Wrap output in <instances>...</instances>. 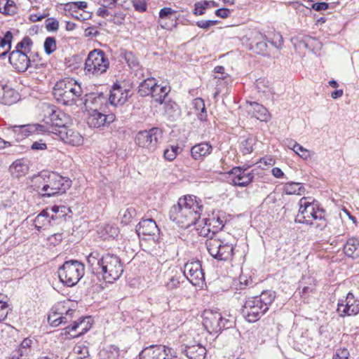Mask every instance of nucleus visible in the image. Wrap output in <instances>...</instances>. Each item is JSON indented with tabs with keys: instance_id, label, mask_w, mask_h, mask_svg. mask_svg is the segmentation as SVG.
Instances as JSON below:
<instances>
[{
	"instance_id": "nucleus-32",
	"label": "nucleus",
	"mask_w": 359,
	"mask_h": 359,
	"mask_svg": "<svg viewBox=\"0 0 359 359\" xmlns=\"http://www.w3.org/2000/svg\"><path fill=\"white\" fill-rule=\"evenodd\" d=\"M212 151V146L208 142L195 144L191 149V155L194 160H203Z\"/></svg>"
},
{
	"instance_id": "nucleus-18",
	"label": "nucleus",
	"mask_w": 359,
	"mask_h": 359,
	"mask_svg": "<svg viewBox=\"0 0 359 359\" xmlns=\"http://www.w3.org/2000/svg\"><path fill=\"white\" fill-rule=\"evenodd\" d=\"M89 317L80 318L78 320L74 321L72 325L62 329L60 335L65 336L67 339L78 338L89 330Z\"/></svg>"
},
{
	"instance_id": "nucleus-6",
	"label": "nucleus",
	"mask_w": 359,
	"mask_h": 359,
	"mask_svg": "<svg viewBox=\"0 0 359 359\" xmlns=\"http://www.w3.org/2000/svg\"><path fill=\"white\" fill-rule=\"evenodd\" d=\"M84 269V264L79 261H66L57 271L60 282L67 287L74 286L83 276Z\"/></svg>"
},
{
	"instance_id": "nucleus-25",
	"label": "nucleus",
	"mask_w": 359,
	"mask_h": 359,
	"mask_svg": "<svg viewBox=\"0 0 359 359\" xmlns=\"http://www.w3.org/2000/svg\"><path fill=\"white\" fill-rule=\"evenodd\" d=\"M115 120V116L104 114L97 110H94L88 118V124L90 128H100L109 125Z\"/></svg>"
},
{
	"instance_id": "nucleus-53",
	"label": "nucleus",
	"mask_w": 359,
	"mask_h": 359,
	"mask_svg": "<svg viewBox=\"0 0 359 359\" xmlns=\"http://www.w3.org/2000/svg\"><path fill=\"white\" fill-rule=\"evenodd\" d=\"M104 236L105 239L115 238L119 233V229L117 226L113 224H107L103 229Z\"/></svg>"
},
{
	"instance_id": "nucleus-5",
	"label": "nucleus",
	"mask_w": 359,
	"mask_h": 359,
	"mask_svg": "<svg viewBox=\"0 0 359 359\" xmlns=\"http://www.w3.org/2000/svg\"><path fill=\"white\" fill-rule=\"evenodd\" d=\"M82 93L81 86L76 80L70 78L60 80L53 89V95L57 102L67 106L74 104Z\"/></svg>"
},
{
	"instance_id": "nucleus-33",
	"label": "nucleus",
	"mask_w": 359,
	"mask_h": 359,
	"mask_svg": "<svg viewBox=\"0 0 359 359\" xmlns=\"http://www.w3.org/2000/svg\"><path fill=\"white\" fill-rule=\"evenodd\" d=\"M343 252L344 255L353 259L359 258V238L356 237L349 238L344 245Z\"/></svg>"
},
{
	"instance_id": "nucleus-23",
	"label": "nucleus",
	"mask_w": 359,
	"mask_h": 359,
	"mask_svg": "<svg viewBox=\"0 0 359 359\" xmlns=\"http://www.w3.org/2000/svg\"><path fill=\"white\" fill-rule=\"evenodd\" d=\"M180 351L189 359H205L207 353L206 348L199 343L182 344Z\"/></svg>"
},
{
	"instance_id": "nucleus-57",
	"label": "nucleus",
	"mask_w": 359,
	"mask_h": 359,
	"mask_svg": "<svg viewBox=\"0 0 359 359\" xmlns=\"http://www.w3.org/2000/svg\"><path fill=\"white\" fill-rule=\"evenodd\" d=\"M241 151L244 155L252 152L253 140L252 138H248L243 141L241 144Z\"/></svg>"
},
{
	"instance_id": "nucleus-41",
	"label": "nucleus",
	"mask_w": 359,
	"mask_h": 359,
	"mask_svg": "<svg viewBox=\"0 0 359 359\" xmlns=\"http://www.w3.org/2000/svg\"><path fill=\"white\" fill-rule=\"evenodd\" d=\"M217 3L214 1H201L194 4V14L196 15H202L205 13L206 9L217 7Z\"/></svg>"
},
{
	"instance_id": "nucleus-14",
	"label": "nucleus",
	"mask_w": 359,
	"mask_h": 359,
	"mask_svg": "<svg viewBox=\"0 0 359 359\" xmlns=\"http://www.w3.org/2000/svg\"><path fill=\"white\" fill-rule=\"evenodd\" d=\"M140 359H178L177 353L163 345H150L140 353Z\"/></svg>"
},
{
	"instance_id": "nucleus-35",
	"label": "nucleus",
	"mask_w": 359,
	"mask_h": 359,
	"mask_svg": "<svg viewBox=\"0 0 359 359\" xmlns=\"http://www.w3.org/2000/svg\"><path fill=\"white\" fill-rule=\"evenodd\" d=\"M156 84L157 82L153 77L143 80L138 86V94L141 97L149 95L152 93V90L155 91Z\"/></svg>"
},
{
	"instance_id": "nucleus-29",
	"label": "nucleus",
	"mask_w": 359,
	"mask_h": 359,
	"mask_svg": "<svg viewBox=\"0 0 359 359\" xmlns=\"http://www.w3.org/2000/svg\"><path fill=\"white\" fill-rule=\"evenodd\" d=\"M86 259L91 273L97 277L100 276V271L104 259V255H101L97 250H94L87 256Z\"/></svg>"
},
{
	"instance_id": "nucleus-17",
	"label": "nucleus",
	"mask_w": 359,
	"mask_h": 359,
	"mask_svg": "<svg viewBox=\"0 0 359 359\" xmlns=\"http://www.w3.org/2000/svg\"><path fill=\"white\" fill-rule=\"evenodd\" d=\"M89 317L80 318L78 320L74 321L72 325L62 329L60 335L65 336L67 339L78 338L89 330Z\"/></svg>"
},
{
	"instance_id": "nucleus-63",
	"label": "nucleus",
	"mask_w": 359,
	"mask_h": 359,
	"mask_svg": "<svg viewBox=\"0 0 359 359\" xmlns=\"http://www.w3.org/2000/svg\"><path fill=\"white\" fill-rule=\"evenodd\" d=\"M9 310L7 302L0 299V322L7 317Z\"/></svg>"
},
{
	"instance_id": "nucleus-10",
	"label": "nucleus",
	"mask_w": 359,
	"mask_h": 359,
	"mask_svg": "<svg viewBox=\"0 0 359 359\" xmlns=\"http://www.w3.org/2000/svg\"><path fill=\"white\" fill-rule=\"evenodd\" d=\"M205 246L208 253L215 259L219 261H227L231 258L233 253L232 244H229L224 240L217 238H210L206 241Z\"/></svg>"
},
{
	"instance_id": "nucleus-24",
	"label": "nucleus",
	"mask_w": 359,
	"mask_h": 359,
	"mask_svg": "<svg viewBox=\"0 0 359 359\" xmlns=\"http://www.w3.org/2000/svg\"><path fill=\"white\" fill-rule=\"evenodd\" d=\"M129 94L130 90L123 88L118 83H114L109 91V101L111 105H122L128 100Z\"/></svg>"
},
{
	"instance_id": "nucleus-4",
	"label": "nucleus",
	"mask_w": 359,
	"mask_h": 359,
	"mask_svg": "<svg viewBox=\"0 0 359 359\" xmlns=\"http://www.w3.org/2000/svg\"><path fill=\"white\" fill-rule=\"evenodd\" d=\"M296 223L314 225L320 230L324 229L327 226L325 219V210L319 207L317 201H309L308 198L303 197L299 201V210L295 219Z\"/></svg>"
},
{
	"instance_id": "nucleus-54",
	"label": "nucleus",
	"mask_w": 359,
	"mask_h": 359,
	"mask_svg": "<svg viewBox=\"0 0 359 359\" xmlns=\"http://www.w3.org/2000/svg\"><path fill=\"white\" fill-rule=\"evenodd\" d=\"M180 147L178 145H172L170 148H167L164 150L163 156L164 158L172 161L175 159L177 155L180 153Z\"/></svg>"
},
{
	"instance_id": "nucleus-58",
	"label": "nucleus",
	"mask_w": 359,
	"mask_h": 359,
	"mask_svg": "<svg viewBox=\"0 0 359 359\" xmlns=\"http://www.w3.org/2000/svg\"><path fill=\"white\" fill-rule=\"evenodd\" d=\"M60 313H57L55 311H53L52 313H50L48 317V322L49 324L53 327H57L61 324H66L67 321H62V318L57 317L55 319H53V317H55L56 316L59 315Z\"/></svg>"
},
{
	"instance_id": "nucleus-11",
	"label": "nucleus",
	"mask_w": 359,
	"mask_h": 359,
	"mask_svg": "<svg viewBox=\"0 0 359 359\" xmlns=\"http://www.w3.org/2000/svg\"><path fill=\"white\" fill-rule=\"evenodd\" d=\"M8 61L13 68L20 72H25L29 67L39 69L43 66V63H39L34 59L33 55L28 56L26 52L18 50L10 52Z\"/></svg>"
},
{
	"instance_id": "nucleus-59",
	"label": "nucleus",
	"mask_w": 359,
	"mask_h": 359,
	"mask_svg": "<svg viewBox=\"0 0 359 359\" xmlns=\"http://www.w3.org/2000/svg\"><path fill=\"white\" fill-rule=\"evenodd\" d=\"M46 28L48 32H55L59 28V22L53 18H49L46 20Z\"/></svg>"
},
{
	"instance_id": "nucleus-36",
	"label": "nucleus",
	"mask_w": 359,
	"mask_h": 359,
	"mask_svg": "<svg viewBox=\"0 0 359 359\" xmlns=\"http://www.w3.org/2000/svg\"><path fill=\"white\" fill-rule=\"evenodd\" d=\"M36 341L29 337L24 339L20 343L18 348L20 353L25 358L29 359V357L32 355L34 348L36 346Z\"/></svg>"
},
{
	"instance_id": "nucleus-43",
	"label": "nucleus",
	"mask_w": 359,
	"mask_h": 359,
	"mask_svg": "<svg viewBox=\"0 0 359 359\" xmlns=\"http://www.w3.org/2000/svg\"><path fill=\"white\" fill-rule=\"evenodd\" d=\"M17 12L15 3L13 0H0V13L6 15H12Z\"/></svg>"
},
{
	"instance_id": "nucleus-40",
	"label": "nucleus",
	"mask_w": 359,
	"mask_h": 359,
	"mask_svg": "<svg viewBox=\"0 0 359 359\" xmlns=\"http://www.w3.org/2000/svg\"><path fill=\"white\" fill-rule=\"evenodd\" d=\"M169 92V87L161 86L156 84V86H155V93L154 90H152V93L150 95L153 97L154 102H158L159 104H163Z\"/></svg>"
},
{
	"instance_id": "nucleus-27",
	"label": "nucleus",
	"mask_w": 359,
	"mask_h": 359,
	"mask_svg": "<svg viewBox=\"0 0 359 359\" xmlns=\"http://www.w3.org/2000/svg\"><path fill=\"white\" fill-rule=\"evenodd\" d=\"M248 113L261 121H267L270 118L269 112L263 105L256 102H248Z\"/></svg>"
},
{
	"instance_id": "nucleus-50",
	"label": "nucleus",
	"mask_w": 359,
	"mask_h": 359,
	"mask_svg": "<svg viewBox=\"0 0 359 359\" xmlns=\"http://www.w3.org/2000/svg\"><path fill=\"white\" fill-rule=\"evenodd\" d=\"M322 46V43L318 39L308 36L307 49L317 54V52L321 49Z\"/></svg>"
},
{
	"instance_id": "nucleus-20",
	"label": "nucleus",
	"mask_w": 359,
	"mask_h": 359,
	"mask_svg": "<svg viewBox=\"0 0 359 359\" xmlns=\"http://www.w3.org/2000/svg\"><path fill=\"white\" fill-rule=\"evenodd\" d=\"M205 225L201 233L203 231L204 235L208 236V234L212 232V235H215L216 232L221 231L226 222V215L223 211H214L211 217L204 219Z\"/></svg>"
},
{
	"instance_id": "nucleus-15",
	"label": "nucleus",
	"mask_w": 359,
	"mask_h": 359,
	"mask_svg": "<svg viewBox=\"0 0 359 359\" xmlns=\"http://www.w3.org/2000/svg\"><path fill=\"white\" fill-rule=\"evenodd\" d=\"M337 313L341 318L358 314L359 297H356L351 292H348L344 299L338 300Z\"/></svg>"
},
{
	"instance_id": "nucleus-46",
	"label": "nucleus",
	"mask_w": 359,
	"mask_h": 359,
	"mask_svg": "<svg viewBox=\"0 0 359 359\" xmlns=\"http://www.w3.org/2000/svg\"><path fill=\"white\" fill-rule=\"evenodd\" d=\"M304 187L299 182H288L286 183L283 188V191L287 195L300 194Z\"/></svg>"
},
{
	"instance_id": "nucleus-12",
	"label": "nucleus",
	"mask_w": 359,
	"mask_h": 359,
	"mask_svg": "<svg viewBox=\"0 0 359 359\" xmlns=\"http://www.w3.org/2000/svg\"><path fill=\"white\" fill-rule=\"evenodd\" d=\"M162 130L154 127L148 130H141L135 136V143L140 147L149 151H154L156 148L159 139L162 137Z\"/></svg>"
},
{
	"instance_id": "nucleus-52",
	"label": "nucleus",
	"mask_w": 359,
	"mask_h": 359,
	"mask_svg": "<svg viewBox=\"0 0 359 359\" xmlns=\"http://www.w3.org/2000/svg\"><path fill=\"white\" fill-rule=\"evenodd\" d=\"M307 38L308 36H304L302 37H294L292 39V42L294 48L297 50H303L304 49H307Z\"/></svg>"
},
{
	"instance_id": "nucleus-3",
	"label": "nucleus",
	"mask_w": 359,
	"mask_h": 359,
	"mask_svg": "<svg viewBox=\"0 0 359 359\" xmlns=\"http://www.w3.org/2000/svg\"><path fill=\"white\" fill-rule=\"evenodd\" d=\"M275 299L276 292L272 290H264L259 296L248 297L241 313L248 322L255 323L269 311Z\"/></svg>"
},
{
	"instance_id": "nucleus-21",
	"label": "nucleus",
	"mask_w": 359,
	"mask_h": 359,
	"mask_svg": "<svg viewBox=\"0 0 359 359\" xmlns=\"http://www.w3.org/2000/svg\"><path fill=\"white\" fill-rule=\"evenodd\" d=\"M48 110L50 126H46V133L57 135V130H61L62 128L66 127L69 117L61 110L56 109L54 106L48 107Z\"/></svg>"
},
{
	"instance_id": "nucleus-39",
	"label": "nucleus",
	"mask_w": 359,
	"mask_h": 359,
	"mask_svg": "<svg viewBox=\"0 0 359 359\" xmlns=\"http://www.w3.org/2000/svg\"><path fill=\"white\" fill-rule=\"evenodd\" d=\"M254 177L253 172H250L246 173L245 171H244L243 175L238 177H233L230 184L236 187H245L252 182Z\"/></svg>"
},
{
	"instance_id": "nucleus-61",
	"label": "nucleus",
	"mask_w": 359,
	"mask_h": 359,
	"mask_svg": "<svg viewBox=\"0 0 359 359\" xmlns=\"http://www.w3.org/2000/svg\"><path fill=\"white\" fill-rule=\"evenodd\" d=\"M349 351L347 348H339L333 355L332 359H348Z\"/></svg>"
},
{
	"instance_id": "nucleus-2",
	"label": "nucleus",
	"mask_w": 359,
	"mask_h": 359,
	"mask_svg": "<svg viewBox=\"0 0 359 359\" xmlns=\"http://www.w3.org/2000/svg\"><path fill=\"white\" fill-rule=\"evenodd\" d=\"M72 186L69 178L55 172L42 171L30 179V188L41 198L61 195Z\"/></svg>"
},
{
	"instance_id": "nucleus-26",
	"label": "nucleus",
	"mask_w": 359,
	"mask_h": 359,
	"mask_svg": "<svg viewBox=\"0 0 359 359\" xmlns=\"http://www.w3.org/2000/svg\"><path fill=\"white\" fill-rule=\"evenodd\" d=\"M57 135L65 143L72 145L79 146L83 142V137L77 131L65 128H62L61 130H57Z\"/></svg>"
},
{
	"instance_id": "nucleus-9",
	"label": "nucleus",
	"mask_w": 359,
	"mask_h": 359,
	"mask_svg": "<svg viewBox=\"0 0 359 359\" xmlns=\"http://www.w3.org/2000/svg\"><path fill=\"white\" fill-rule=\"evenodd\" d=\"M234 322L224 318L217 311H205L203 325L205 330L210 334L220 333L224 330H227L233 326Z\"/></svg>"
},
{
	"instance_id": "nucleus-28",
	"label": "nucleus",
	"mask_w": 359,
	"mask_h": 359,
	"mask_svg": "<svg viewBox=\"0 0 359 359\" xmlns=\"http://www.w3.org/2000/svg\"><path fill=\"white\" fill-rule=\"evenodd\" d=\"M158 231V226L153 219H142L136 227L139 236H154Z\"/></svg>"
},
{
	"instance_id": "nucleus-64",
	"label": "nucleus",
	"mask_w": 359,
	"mask_h": 359,
	"mask_svg": "<svg viewBox=\"0 0 359 359\" xmlns=\"http://www.w3.org/2000/svg\"><path fill=\"white\" fill-rule=\"evenodd\" d=\"M267 44L264 41H260L256 43L254 50L258 54L264 55L266 52Z\"/></svg>"
},
{
	"instance_id": "nucleus-22",
	"label": "nucleus",
	"mask_w": 359,
	"mask_h": 359,
	"mask_svg": "<svg viewBox=\"0 0 359 359\" xmlns=\"http://www.w3.org/2000/svg\"><path fill=\"white\" fill-rule=\"evenodd\" d=\"M177 11L170 7H164L158 13V24L163 29L172 30L177 27L179 15Z\"/></svg>"
},
{
	"instance_id": "nucleus-19",
	"label": "nucleus",
	"mask_w": 359,
	"mask_h": 359,
	"mask_svg": "<svg viewBox=\"0 0 359 359\" xmlns=\"http://www.w3.org/2000/svg\"><path fill=\"white\" fill-rule=\"evenodd\" d=\"M89 317L80 318L78 320L74 321L72 325L62 329L60 335L65 336L67 339L78 338L89 330Z\"/></svg>"
},
{
	"instance_id": "nucleus-47",
	"label": "nucleus",
	"mask_w": 359,
	"mask_h": 359,
	"mask_svg": "<svg viewBox=\"0 0 359 359\" xmlns=\"http://www.w3.org/2000/svg\"><path fill=\"white\" fill-rule=\"evenodd\" d=\"M255 85L258 92L262 93H271L270 83L265 78H259L257 79Z\"/></svg>"
},
{
	"instance_id": "nucleus-8",
	"label": "nucleus",
	"mask_w": 359,
	"mask_h": 359,
	"mask_svg": "<svg viewBox=\"0 0 359 359\" xmlns=\"http://www.w3.org/2000/svg\"><path fill=\"white\" fill-rule=\"evenodd\" d=\"M109 67V59L102 50L94 49L89 52L85 61L86 74L98 76L105 73Z\"/></svg>"
},
{
	"instance_id": "nucleus-60",
	"label": "nucleus",
	"mask_w": 359,
	"mask_h": 359,
	"mask_svg": "<svg viewBox=\"0 0 359 359\" xmlns=\"http://www.w3.org/2000/svg\"><path fill=\"white\" fill-rule=\"evenodd\" d=\"M132 4L136 11L142 13L147 9V4L145 0H133Z\"/></svg>"
},
{
	"instance_id": "nucleus-44",
	"label": "nucleus",
	"mask_w": 359,
	"mask_h": 359,
	"mask_svg": "<svg viewBox=\"0 0 359 359\" xmlns=\"http://www.w3.org/2000/svg\"><path fill=\"white\" fill-rule=\"evenodd\" d=\"M194 108L198 111L197 116L201 121L207 119V111L205 106L204 100L202 98L197 97L193 101Z\"/></svg>"
},
{
	"instance_id": "nucleus-48",
	"label": "nucleus",
	"mask_w": 359,
	"mask_h": 359,
	"mask_svg": "<svg viewBox=\"0 0 359 359\" xmlns=\"http://www.w3.org/2000/svg\"><path fill=\"white\" fill-rule=\"evenodd\" d=\"M44 51L47 55L52 54L57 48L56 39L54 36H48L43 43Z\"/></svg>"
},
{
	"instance_id": "nucleus-45",
	"label": "nucleus",
	"mask_w": 359,
	"mask_h": 359,
	"mask_svg": "<svg viewBox=\"0 0 359 359\" xmlns=\"http://www.w3.org/2000/svg\"><path fill=\"white\" fill-rule=\"evenodd\" d=\"M122 56L130 68L135 71L140 69L138 59L133 52L126 50L122 53Z\"/></svg>"
},
{
	"instance_id": "nucleus-62",
	"label": "nucleus",
	"mask_w": 359,
	"mask_h": 359,
	"mask_svg": "<svg viewBox=\"0 0 359 359\" xmlns=\"http://www.w3.org/2000/svg\"><path fill=\"white\" fill-rule=\"evenodd\" d=\"M294 152L298 154L302 158L306 160L310 158V151L304 148L302 145H296Z\"/></svg>"
},
{
	"instance_id": "nucleus-31",
	"label": "nucleus",
	"mask_w": 359,
	"mask_h": 359,
	"mask_svg": "<svg viewBox=\"0 0 359 359\" xmlns=\"http://www.w3.org/2000/svg\"><path fill=\"white\" fill-rule=\"evenodd\" d=\"M19 100V94L8 86L0 84V103L11 105Z\"/></svg>"
},
{
	"instance_id": "nucleus-38",
	"label": "nucleus",
	"mask_w": 359,
	"mask_h": 359,
	"mask_svg": "<svg viewBox=\"0 0 359 359\" xmlns=\"http://www.w3.org/2000/svg\"><path fill=\"white\" fill-rule=\"evenodd\" d=\"M51 220L50 214L47 210H43L34 219V225L35 228L40 231L42 229L48 228Z\"/></svg>"
},
{
	"instance_id": "nucleus-42",
	"label": "nucleus",
	"mask_w": 359,
	"mask_h": 359,
	"mask_svg": "<svg viewBox=\"0 0 359 359\" xmlns=\"http://www.w3.org/2000/svg\"><path fill=\"white\" fill-rule=\"evenodd\" d=\"M164 109L165 114L172 121L175 120L180 114L179 106L173 101L165 102Z\"/></svg>"
},
{
	"instance_id": "nucleus-56",
	"label": "nucleus",
	"mask_w": 359,
	"mask_h": 359,
	"mask_svg": "<svg viewBox=\"0 0 359 359\" xmlns=\"http://www.w3.org/2000/svg\"><path fill=\"white\" fill-rule=\"evenodd\" d=\"M76 353L79 355V359H89L88 347L84 344H78L74 348Z\"/></svg>"
},
{
	"instance_id": "nucleus-51",
	"label": "nucleus",
	"mask_w": 359,
	"mask_h": 359,
	"mask_svg": "<svg viewBox=\"0 0 359 359\" xmlns=\"http://www.w3.org/2000/svg\"><path fill=\"white\" fill-rule=\"evenodd\" d=\"M86 8L87 3L86 1L69 2L65 5V10L69 12H76L77 10L84 11Z\"/></svg>"
},
{
	"instance_id": "nucleus-30",
	"label": "nucleus",
	"mask_w": 359,
	"mask_h": 359,
	"mask_svg": "<svg viewBox=\"0 0 359 359\" xmlns=\"http://www.w3.org/2000/svg\"><path fill=\"white\" fill-rule=\"evenodd\" d=\"M29 169L28 160L19 158L15 160L9 167L13 177L20 178L26 175Z\"/></svg>"
},
{
	"instance_id": "nucleus-13",
	"label": "nucleus",
	"mask_w": 359,
	"mask_h": 359,
	"mask_svg": "<svg viewBox=\"0 0 359 359\" xmlns=\"http://www.w3.org/2000/svg\"><path fill=\"white\" fill-rule=\"evenodd\" d=\"M46 131V126L39 123L15 125L8 129V134L16 142H20L30 135L44 134Z\"/></svg>"
},
{
	"instance_id": "nucleus-7",
	"label": "nucleus",
	"mask_w": 359,
	"mask_h": 359,
	"mask_svg": "<svg viewBox=\"0 0 359 359\" xmlns=\"http://www.w3.org/2000/svg\"><path fill=\"white\" fill-rule=\"evenodd\" d=\"M100 272L102 279L107 283H113L118 280L123 273V264L121 258L114 254H104Z\"/></svg>"
},
{
	"instance_id": "nucleus-49",
	"label": "nucleus",
	"mask_w": 359,
	"mask_h": 359,
	"mask_svg": "<svg viewBox=\"0 0 359 359\" xmlns=\"http://www.w3.org/2000/svg\"><path fill=\"white\" fill-rule=\"evenodd\" d=\"M33 45L32 40L29 36H25L15 46V50L25 51L28 53Z\"/></svg>"
},
{
	"instance_id": "nucleus-55",
	"label": "nucleus",
	"mask_w": 359,
	"mask_h": 359,
	"mask_svg": "<svg viewBox=\"0 0 359 359\" xmlns=\"http://www.w3.org/2000/svg\"><path fill=\"white\" fill-rule=\"evenodd\" d=\"M136 215V210L134 208H128L126 209L121 217V223L124 225L130 224Z\"/></svg>"
},
{
	"instance_id": "nucleus-34",
	"label": "nucleus",
	"mask_w": 359,
	"mask_h": 359,
	"mask_svg": "<svg viewBox=\"0 0 359 359\" xmlns=\"http://www.w3.org/2000/svg\"><path fill=\"white\" fill-rule=\"evenodd\" d=\"M185 280V275L182 269H177L172 271L171 276L165 283V287L168 290H173L178 288L180 284Z\"/></svg>"
},
{
	"instance_id": "nucleus-16",
	"label": "nucleus",
	"mask_w": 359,
	"mask_h": 359,
	"mask_svg": "<svg viewBox=\"0 0 359 359\" xmlns=\"http://www.w3.org/2000/svg\"><path fill=\"white\" fill-rule=\"evenodd\" d=\"M182 271L184 273L185 279H187L193 285H200L205 280V274L199 260L187 262Z\"/></svg>"
},
{
	"instance_id": "nucleus-1",
	"label": "nucleus",
	"mask_w": 359,
	"mask_h": 359,
	"mask_svg": "<svg viewBox=\"0 0 359 359\" xmlns=\"http://www.w3.org/2000/svg\"><path fill=\"white\" fill-rule=\"evenodd\" d=\"M203 205L202 201L194 195L180 197L177 203L169 211L170 219L183 229H188L196 224L201 218Z\"/></svg>"
},
{
	"instance_id": "nucleus-37",
	"label": "nucleus",
	"mask_w": 359,
	"mask_h": 359,
	"mask_svg": "<svg viewBox=\"0 0 359 359\" xmlns=\"http://www.w3.org/2000/svg\"><path fill=\"white\" fill-rule=\"evenodd\" d=\"M13 40V34L11 31H7L4 36H0V58H4L11 49Z\"/></svg>"
}]
</instances>
